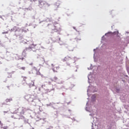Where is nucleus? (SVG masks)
Returning <instances> with one entry per match:
<instances>
[{"label":"nucleus","instance_id":"15","mask_svg":"<svg viewBox=\"0 0 129 129\" xmlns=\"http://www.w3.org/2000/svg\"><path fill=\"white\" fill-rule=\"evenodd\" d=\"M32 46H33V47H36V46H37V45H35L34 44H32Z\"/></svg>","mask_w":129,"mask_h":129},{"label":"nucleus","instance_id":"20","mask_svg":"<svg viewBox=\"0 0 129 129\" xmlns=\"http://www.w3.org/2000/svg\"><path fill=\"white\" fill-rule=\"evenodd\" d=\"M34 69H36V68H35V67H34Z\"/></svg>","mask_w":129,"mask_h":129},{"label":"nucleus","instance_id":"16","mask_svg":"<svg viewBox=\"0 0 129 129\" xmlns=\"http://www.w3.org/2000/svg\"><path fill=\"white\" fill-rule=\"evenodd\" d=\"M0 19H3V17H2V16H0Z\"/></svg>","mask_w":129,"mask_h":129},{"label":"nucleus","instance_id":"2","mask_svg":"<svg viewBox=\"0 0 129 129\" xmlns=\"http://www.w3.org/2000/svg\"><path fill=\"white\" fill-rule=\"evenodd\" d=\"M18 110H20V113L21 115H24L27 110L25 108H19L18 109Z\"/></svg>","mask_w":129,"mask_h":129},{"label":"nucleus","instance_id":"11","mask_svg":"<svg viewBox=\"0 0 129 129\" xmlns=\"http://www.w3.org/2000/svg\"><path fill=\"white\" fill-rule=\"evenodd\" d=\"M3 128H4V129H8V126H4V127H3Z\"/></svg>","mask_w":129,"mask_h":129},{"label":"nucleus","instance_id":"6","mask_svg":"<svg viewBox=\"0 0 129 129\" xmlns=\"http://www.w3.org/2000/svg\"><path fill=\"white\" fill-rule=\"evenodd\" d=\"M27 51H28V48H26L23 50L22 55L24 56V57H26V56H27Z\"/></svg>","mask_w":129,"mask_h":129},{"label":"nucleus","instance_id":"18","mask_svg":"<svg viewBox=\"0 0 129 129\" xmlns=\"http://www.w3.org/2000/svg\"><path fill=\"white\" fill-rule=\"evenodd\" d=\"M30 65H33V63H30Z\"/></svg>","mask_w":129,"mask_h":129},{"label":"nucleus","instance_id":"19","mask_svg":"<svg viewBox=\"0 0 129 129\" xmlns=\"http://www.w3.org/2000/svg\"><path fill=\"white\" fill-rule=\"evenodd\" d=\"M53 71H54V72H56V71H55V70H54V69H53Z\"/></svg>","mask_w":129,"mask_h":129},{"label":"nucleus","instance_id":"9","mask_svg":"<svg viewBox=\"0 0 129 129\" xmlns=\"http://www.w3.org/2000/svg\"><path fill=\"white\" fill-rule=\"evenodd\" d=\"M34 82H32V83L31 84H29L30 87H32V86H34Z\"/></svg>","mask_w":129,"mask_h":129},{"label":"nucleus","instance_id":"5","mask_svg":"<svg viewBox=\"0 0 129 129\" xmlns=\"http://www.w3.org/2000/svg\"><path fill=\"white\" fill-rule=\"evenodd\" d=\"M112 35H116L117 37H118V38H120V36H119V33L118 32V31H116L114 32L113 33H112Z\"/></svg>","mask_w":129,"mask_h":129},{"label":"nucleus","instance_id":"7","mask_svg":"<svg viewBox=\"0 0 129 129\" xmlns=\"http://www.w3.org/2000/svg\"><path fill=\"white\" fill-rule=\"evenodd\" d=\"M51 81H53L54 82H57L58 81V77L55 76L54 78L51 79Z\"/></svg>","mask_w":129,"mask_h":129},{"label":"nucleus","instance_id":"1","mask_svg":"<svg viewBox=\"0 0 129 129\" xmlns=\"http://www.w3.org/2000/svg\"><path fill=\"white\" fill-rule=\"evenodd\" d=\"M38 3V6L40 8H49L51 6V4L44 0H39Z\"/></svg>","mask_w":129,"mask_h":129},{"label":"nucleus","instance_id":"12","mask_svg":"<svg viewBox=\"0 0 129 129\" xmlns=\"http://www.w3.org/2000/svg\"><path fill=\"white\" fill-rule=\"evenodd\" d=\"M9 32H8V31H6V32H3L2 34H8Z\"/></svg>","mask_w":129,"mask_h":129},{"label":"nucleus","instance_id":"10","mask_svg":"<svg viewBox=\"0 0 129 129\" xmlns=\"http://www.w3.org/2000/svg\"><path fill=\"white\" fill-rule=\"evenodd\" d=\"M20 69H21L22 70H25L26 67H21V68H20Z\"/></svg>","mask_w":129,"mask_h":129},{"label":"nucleus","instance_id":"13","mask_svg":"<svg viewBox=\"0 0 129 129\" xmlns=\"http://www.w3.org/2000/svg\"><path fill=\"white\" fill-rule=\"evenodd\" d=\"M55 6L57 7V8H58V7H59V4L56 3V4H55Z\"/></svg>","mask_w":129,"mask_h":129},{"label":"nucleus","instance_id":"14","mask_svg":"<svg viewBox=\"0 0 129 129\" xmlns=\"http://www.w3.org/2000/svg\"><path fill=\"white\" fill-rule=\"evenodd\" d=\"M0 125H1V126H3V123H2V121L0 120Z\"/></svg>","mask_w":129,"mask_h":129},{"label":"nucleus","instance_id":"3","mask_svg":"<svg viewBox=\"0 0 129 129\" xmlns=\"http://www.w3.org/2000/svg\"><path fill=\"white\" fill-rule=\"evenodd\" d=\"M72 58H71V57L69 56H66L63 59V62H65V61L66 62H68V61H72Z\"/></svg>","mask_w":129,"mask_h":129},{"label":"nucleus","instance_id":"4","mask_svg":"<svg viewBox=\"0 0 129 129\" xmlns=\"http://www.w3.org/2000/svg\"><path fill=\"white\" fill-rule=\"evenodd\" d=\"M54 27L55 28V29H54V31H55V32H58V31H59H59H61V26L60 25H59V28H57V26H56V25H54Z\"/></svg>","mask_w":129,"mask_h":129},{"label":"nucleus","instance_id":"17","mask_svg":"<svg viewBox=\"0 0 129 129\" xmlns=\"http://www.w3.org/2000/svg\"><path fill=\"white\" fill-rule=\"evenodd\" d=\"M21 60H24V58L23 57H22V58H21Z\"/></svg>","mask_w":129,"mask_h":129},{"label":"nucleus","instance_id":"8","mask_svg":"<svg viewBox=\"0 0 129 129\" xmlns=\"http://www.w3.org/2000/svg\"><path fill=\"white\" fill-rule=\"evenodd\" d=\"M11 101H13V99L12 98L6 100V102H11Z\"/></svg>","mask_w":129,"mask_h":129}]
</instances>
